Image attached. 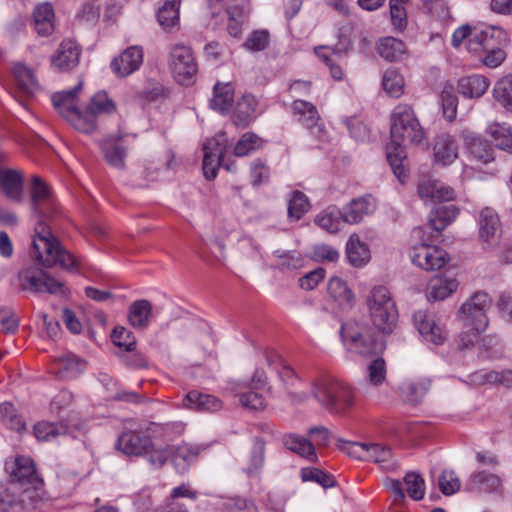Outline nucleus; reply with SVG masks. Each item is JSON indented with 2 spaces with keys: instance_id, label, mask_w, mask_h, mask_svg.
<instances>
[{
  "instance_id": "obj_40",
  "label": "nucleus",
  "mask_w": 512,
  "mask_h": 512,
  "mask_svg": "<svg viewBox=\"0 0 512 512\" xmlns=\"http://www.w3.org/2000/svg\"><path fill=\"white\" fill-rule=\"evenodd\" d=\"M470 489L482 492H498L502 486V479L493 473L478 471L469 478Z\"/></svg>"
},
{
  "instance_id": "obj_25",
  "label": "nucleus",
  "mask_w": 512,
  "mask_h": 512,
  "mask_svg": "<svg viewBox=\"0 0 512 512\" xmlns=\"http://www.w3.org/2000/svg\"><path fill=\"white\" fill-rule=\"evenodd\" d=\"M13 77L18 91L25 96H33L41 89L34 70L24 63L14 65Z\"/></svg>"
},
{
  "instance_id": "obj_64",
  "label": "nucleus",
  "mask_w": 512,
  "mask_h": 512,
  "mask_svg": "<svg viewBox=\"0 0 512 512\" xmlns=\"http://www.w3.org/2000/svg\"><path fill=\"white\" fill-rule=\"evenodd\" d=\"M224 509L227 512H258L253 500L244 497L229 498L224 502Z\"/></svg>"
},
{
  "instance_id": "obj_10",
  "label": "nucleus",
  "mask_w": 512,
  "mask_h": 512,
  "mask_svg": "<svg viewBox=\"0 0 512 512\" xmlns=\"http://www.w3.org/2000/svg\"><path fill=\"white\" fill-rule=\"evenodd\" d=\"M228 146L229 139L223 131L218 132L214 137L204 143L202 168L206 179H214L219 166L224 167L228 171L234 170L232 165L225 162V153L227 152Z\"/></svg>"
},
{
  "instance_id": "obj_53",
  "label": "nucleus",
  "mask_w": 512,
  "mask_h": 512,
  "mask_svg": "<svg viewBox=\"0 0 512 512\" xmlns=\"http://www.w3.org/2000/svg\"><path fill=\"white\" fill-rule=\"evenodd\" d=\"M263 144L262 139L253 132L244 133L234 146L233 154L244 157L258 150Z\"/></svg>"
},
{
  "instance_id": "obj_8",
  "label": "nucleus",
  "mask_w": 512,
  "mask_h": 512,
  "mask_svg": "<svg viewBox=\"0 0 512 512\" xmlns=\"http://www.w3.org/2000/svg\"><path fill=\"white\" fill-rule=\"evenodd\" d=\"M366 302L375 327L382 332H391L398 313L388 288L382 285L373 287Z\"/></svg>"
},
{
  "instance_id": "obj_26",
  "label": "nucleus",
  "mask_w": 512,
  "mask_h": 512,
  "mask_svg": "<svg viewBox=\"0 0 512 512\" xmlns=\"http://www.w3.org/2000/svg\"><path fill=\"white\" fill-rule=\"evenodd\" d=\"M122 135H109L101 143L105 160L113 167L121 169L125 166L127 148L121 143Z\"/></svg>"
},
{
  "instance_id": "obj_29",
  "label": "nucleus",
  "mask_w": 512,
  "mask_h": 512,
  "mask_svg": "<svg viewBox=\"0 0 512 512\" xmlns=\"http://www.w3.org/2000/svg\"><path fill=\"white\" fill-rule=\"evenodd\" d=\"M258 101L251 94H244L237 101L232 115V121L236 126L246 127L254 121L258 115Z\"/></svg>"
},
{
  "instance_id": "obj_23",
  "label": "nucleus",
  "mask_w": 512,
  "mask_h": 512,
  "mask_svg": "<svg viewBox=\"0 0 512 512\" xmlns=\"http://www.w3.org/2000/svg\"><path fill=\"white\" fill-rule=\"evenodd\" d=\"M86 369V362L74 354L67 353L55 358L53 373L61 379H74Z\"/></svg>"
},
{
  "instance_id": "obj_5",
  "label": "nucleus",
  "mask_w": 512,
  "mask_h": 512,
  "mask_svg": "<svg viewBox=\"0 0 512 512\" xmlns=\"http://www.w3.org/2000/svg\"><path fill=\"white\" fill-rule=\"evenodd\" d=\"M507 33L499 27H487L476 32L468 41L469 52L480 55L482 63L489 68L500 66L506 59L504 48L508 45Z\"/></svg>"
},
{
  "instance_id": "obj_32",
  "label": "nucleus",
  "mask_w": 512,
  "mask_h": 512,
  "mask_svg": "<svg viewBox=\"0 0 512 512\" xmlns=\"http://www.w3.org/2000/svg\"><path fill=\"white\" fill-rule=\"evenodd\" d=\"M459 286L455 278L442 276L433 277L427 286V298L430 301H441L454 293Z\"/></svg>"
},
{
  "instance_id": "obj_12",
  "label": "nucleus",
  "mask_w": 512,
  "mask_h": 512,
  "mask_svg": "<svg viewBox=\"0 0 512 512\" xmlns=\"http://www.w3.org/2000/svg\"><path fill=\"white\" fill-rule=\"evenodd\" d=\"M169 65L175 80L181 85H190L198 72V64L190 47L175 45L170 52Z\"/></svg>"
},
{
  "instance_id": "obj_47",
  "label": "nucleus",
  "mask_w": 512,
  "mask_h": 512,
  "mask_svg": "<svg viewBox=\"0 0 512 512\" xmlns=\"http://www.w3.org/2000/svg\"><path fill=\"white\" fill-rule=\"evenodd\" d=\"M459 210L454 205L442 206L430 213L429 224L436 232H441L457 217Z\"/></svg>"
},
{
  "instance_id": "obj_2",
  "label": "nucleus",
  "mask_w": 512,
  "mask_h": 512,
  "mask_svg": "<svg viewBox=\"0 0 512 512\" xmlns=\"http://www.w3.org/2000/svg\"><path fill=\"white\" fill-rule=\"evenodd\" d=\"M391 140L386 147L387 161L400 182L406 179L404 161L405 147L420 145L425 140V132L413 108L408 104H398L391 113Z\"/></svg>"
},
{
  "instance_id": "obj_14",
  "label": "nucleus",
  "mask_w": 512,
  "mask_h": 512,
  "mask_svg": "<svg viewBox=\"0 0 512 512\" xmlns=\"http://www.w3.org/2000/svg\"><path fill=\"white\" fill-rule=\"evenodd\" d=\"M18 279L21 288L26 291L33 293L48 292L50 294L64 293V285L62 282L34 267L22 269L18 274Z\"/></svg>"
},
{
  "instance_id": "obj_27",
  "label": "nucleus",
  "mask_w": 512,
  "mask_h": 512,
  "mask_svg": "<svg viewBox=\"0 0 512 512\" xmlns=\"http://www.w3.org/2000/svg\"><path fill=\"white\" fill-rule=\"evenodd\" d=\"M207 447L187 443L177 446L172 453V463L176 471L181 474L185 473Z\"/></svg>"
},
{
  "instance_id": "obj_44",
  "label": "nucleus",
  "mask_w": 512,
  "mask_h": 512,
  "mask_svg": "<svg viewBox=\"0 0 512 512\" xmlns=\"http://www.w3.org/2000/svg\"><path fill=\"white\" fill-rule=\"evenodd\" d=\"M343 222L342 210L336 206L327 207L315 218V223L329 233L339 232Z\"/></svg>"
},
{
  "instance_id": "obj_46",
  "label": "nucleus",
  "mask_w": 512,
  "mask_h": 512,
  "mask_svg": "<svg viewBox=\"0 0 512 512\" xmlns=\"http://www.w3.org/2000/svg\"><path fill=\"white\" fill-rule=\"evenodd\" d=\"M469 380L474 385H484V384L503 385V383H509L512 381V372H511V369H504L501 371L480 370V371H476V372L470 374Z\"/></svg>"
},
{
  "instance_id": "obj_54",
  "label": "nucleus",
  "mask_w": 512,
  "mask_h": 512,
  "mask_svg": "<svg viewBox=\"0 0 512 512\" xmlns=\"http://www.w3.org/2000/svg\"><path fill=\"white\" fill-rule=\"evenodd\" d=\"M493 95L498 103L512 111V75L503 77L495 84Z\"/></svg>"
},
{
  "instance_id": "obj_4",
  "label": "nucleus",
  "mask_w": 512,
  "mask_h": 512,
  "mask_svg": "<svg viewBox=\"0 0 512 512\" xmlns=\"http://www.w3.org/2000/svg\"><path fill=\"white\" fill-rule=\"evenodd\" d=\"M168 425L154 422L127 421L115 443V448L128 456H142L153 448L152 438L162 436Z\"/></svg>"
},
{
  "instance_id": "obj_63",
  "label": "nucleus",
  "mask_w": 512,
  "mask_h": 512,
  "mask_svg": "<svg viewBox=\"0 0 512 512\" xmlns=\"http://www.w3.org/2000/svg\"><path fill=\"white\" fill-rule=\"evenodd\" d=\"M113 343L118 347H123L125 351L132 352L136 347V339L132 333L123 326L115 327L112 332Z\"/></svg>"
},
{
  "instance_id": "obj_18",
  "label": "nucleus",
  "mask_w": 512,
  "mask_h": 512,
  "mask_svg": "<svg viewBox=\"0 0 512 512\" xmlns=\"http://www.w3.org/2000/svg\"><path fill=\"white\" fill-rule=\"evenodd\" d=\"M143 63L141 46H130L111 62V69L119 77H126L137 71Z\"/></svg>"
},
{
  "instance_id": "obj_22",
  "label": "nucleus",
  "mask_w": 512,
  "mask_h": 512,
  "mask_svg": "<svg viewBox=\"0 0 512 512\" xmlns=\"http://www.w3.org/2000/svg\"><path fill=\"white\" fill-rule=\"evenodd\" d=\"M376 209V201L370 195L352 199L341 210L344 223L353 225L360 223L365 216L371 215Z\"/></svg>"
},
{
  "instance_id": "obj_30",
  "label": "nucleus",
  "mask_w": 512,
  "mask_h": 512,
  "mask_svg": "<svg viewBox=\"0 0 512 512\" xmlns=\"http://www.w3.org/2000/svg\"><path fill=\"white\" fill-rule=\"evenodd\" d=\"M435 162L448 166L458 157V147L455 139L449 134H442L436 138L434 144Z\"/></svg>"
},
{
  "instance_id": "obj_34",
  "label": "nucleus",
  "mask_w": 512,
  "mask_h": 512,
  "mask_svg": "<svg viewBox=\"0 0 512 512\" xmlns=\"http://www.w3.org/2000/svg\"><path fill=\"white\" fill-rule=\"evenodd\" d=\"M152 316V304L145 299L134 301L128 309V321L132 327L146 329Z\"/></svg>"
},
{
  "instance_id": "obj_19",
  "label": "nucleus",
  "mask_w": 512,
  "mask_h": 512,
  "mask_svg": "<svg viewBox=\"0 0 512 512\" xmlns=\"http://www.w3.org/2000/svg\"><path fill=\"white\" fill-rule=\"evenodd\" d=\"M418 195L425 203L452 201L455 191L440 180L427 179L419 183Z\"/></svg>"
},
{
  "instance_id": "obj_7",
  "label": "nucleus",
  "mask_w": 512,
  "mask_h": 512,
  "mask_svg": "<svg viewBox=\"0 0 512 512\" xmlns=\"http://www.w3.org/2000/svg\"><path fill=\"white\" fill-rule=\"evenodd\" d=\"M342 343L346 350L361 356H369L382 351L383 344L367 325L349 320L340 329Z\"/></svg>"
},
{
  "instance_id": "obj_45",
  "label": "nucleus",
  "mask_w": 512,
  "mask_h": 512,
  "mask_svg": "<svg viewBox=\"0 0 512 512\" xmlns=\"http://www.w3.org/2000/svg\"><path fill=\"white\" fill-rule=\"evenodd\" d=\"M377 51L387 61H399L406 54V45L400 39L385 37L379 41Z\"/></svg>"
},
{
  "instance_id": "obj_11",
  "label": "nucleus",
  "mask_w": 512,
  "mask_h": 512,
  "mask_svg": "<svg viewBox=\"0 0 512 512\" xmlns=\"http://www.w3.org/2000/svg\"><path fill=\"white\" fill-rule=\"evenodd\" d=\"M491 304L492 300L486 292L474 293L459 310V316L465 323V327H475L478 331H484L488 326L487 311Z\"/></svg>"
},
{
  "instance_id": "obj_52",
  "label": "nucleus",
  "mask_w": 512,
  "mask_h": 512,
  "mask_svg": "<svg viewBox=\"0 0 512 512\" xmlns=\"http://www.w3.org/2000/svg\"><path fill=\"white\" fill-rule=\"evenodd\" d=\"M181 0H165L158 11V21L165 29L175 26L179 21V8Z\"/></svg>"
},
{
  "instance_id": "obj_37",
  "label": "nucleus",
  "mask_w": 512,
  "mask_h": 512,
  "mask_svg": "<svg viewBox=\"0 0 512 512\" xmlns=\"http://www.w3.org/2000/svg\"><path fill=\"white\" fill-rule=\"evenodd\" d=\"M18 493L15 485L0 484V512H19L25 508L26 497Z\"/></svg>"
},
{
  "instance_id": "obj_49",
  "label": "nucleus",
  "mask_w": 512,
  "mask_h": 512,
  "mask_svg": "<svg viewBox=\"0 0 512 512\" xmlns=\"http://www.w3.org/2000/svg\"><path fill=\"white\" fill-rule=\"evenodd\" d=\"M67 426L63 423H51L46 421L38 422L34 425L33 432L39 441H50L58 436L67 433Z\"/></svg>"
},
{
  "instance_id": "obj_50",
  "label": "nucleus",
  "mask_w": 512,
  "mask_h": 512,
  "mask_svg": "<svg viewBox=\"0 0 512 512\" xmlns=\"http://www.w3.org/2000/svg\"><path fill=\"white\" fill-rule=\"evenodd\" d=\"M310 209L308 197L301 191L295 190L288 197V217L299 220Z\"/></svg>"
},
{
  "instance_id": "obj_51",
  "label": "nucleus",
  "mask_w": 512,
  "mask_h": 512,
  "mask_svg": "<svg viewBox=\"0 0 512 512\" xmlns=\"http://www.w3.org/2000/svg\"><path fill=\"white\" fill-rule=\"evenodd\" d=\"M488 133L497 148L512 153V130L509 126L493 124L489 126Z\"/></svg>"
},
{
  "instance_id": "obj_24",
  "label": "nucleus",
  "mask_w": 512,
  "mask_h": 512,
  "mask_svg": "<svg viewBox=\"0 0 512 512\" xmlns=\"http://www.w3.org/2000/svg\"><path fill=\"white\" fill-rule=\"evenodd\" d=\"M459 137L463 140L473 159L487 164L494 160L493 149L490 144L477 137L472 131L462 130Z\"/></svg>"
},
{
  "instance_id": "obj_42",
  "label": "nucleus",
  "mask_w": 512,
  "mask_h": 512,
  "mask_svg": "<svg viewBox=\"0 0 512 512\" xmlns=\"http://www.w3.org/2000/svg\"><path fill=\"white\" fill-rule=\"evenodd\" d=\"M328 293L342 308H349L353 304L354 294L341 278L333 277L329 280Z\"/></svg>"
},
{
  "instance_id": "obj_31",
  "label": "nucleus",
  "mask_w": 512,
  "mask_h": 512,
  "mask_svg": "<svg viewBox=\"0 0 512 512\" xmlns=\"http://www.w3.org/2000/svg\"><path fill=\"white\" fill-rule=\"evenodd\" d=\"M186 408L199 412H215L222 408V402L215 396L204 394L193 390L186 394L183 399Z\"/></svg>"
},
{
  "instance_id": "obj_61",
  "label": "nucleus",
  "mask_w": 512,
  "mask_h": 512,
  "mask_svg": "<svg viewBox=\"0 0 512 512\" xmlns=\"http://www.w3.org/2000/svg\"><path fill=\"white\" fill-rule=\"evenodd\" d=\"M438 486L444 495L450 496L459 491L461 483L454 471L443 470L438 479Z\"/></svg>"
},
{
  "instance_id": "obj_60",
  "label": "nucleus",
  "mask_w": 512,
  "mask_h": 512,
  "mask_svg": "<svg viewBox=\"0 0 512 512\" xmlns=\"http://www.w3.org/2000/svg\"><path fill=\"white\" fill-rule=\"evenodd\" d=\"M407 493L415 501L423 499L425 494V481L420 474L409 472L404 478Z\"/></svg>"
},
{
  "instance_id": "obj_43",
  "label": "nucleus",
  "mask_w": 512,
  "mask_h": 512,
  "mask_svg": "<svg viewBox=\"0 0 512 512\" xmlns=\"http://www.w3.org/2000/svg\"><path fill=\"white\" fill-rule=\"evenodd\" d=\"M366 457V461H372L385 470L396 467L392 451L388 446L379 443H368Z\"/></svg>"
},
{
  "instance_id": "obj_20",
  "label": "nucleus",
  "mask_w": 512,
  "mask_h": 512,
  "mask_svg": "<svg viewBox=\"0 0 512 512\" xmlns=\"http://www.w3.org/2000/svg\"><path fill=\"white\" fill-rule=\"evenodd\" d=\"M81 50L72 40H64L51 57L52 67L60 72L72 70L79 63Z\"/></svg>"
},
{
  "instance_id": "obj_15",
  "label": "nucleus",
  "mask_w": 512,
  "mask_h": 512,
  "mask_svg": "<svg viewBox=\"0 0 512 512\" xmlns=\"http://www.w3.org/2000/svg\"><path fill=\"white\" fill-rule=\"evenodd\" d=\"M412 263L426 271L441 269L448 262L447 253L436 245L419 243L409 252Z\"/></svg>"
},
{
  "instance_id": "obj_6",
  "label": "nucleus",
  "mask_w": 512,
  "mask_h": 512,
  "mask_svg": "<svg viewBox=\"0 0 512 512\" xmlns=\"http://www.w3.org/2000/svg\"><path fill=\"white\" fill-rule=\"evenodd\" d=\"M81 89L82 82H79L73 89L55 93L52 96V102L58 113L76 130L92 133L96 129V117L88 108L83 112L76 107V97Z\"/></svg>"
},
{
  "instance_id": "obj_41",
  "label": "nucleus",
  "mask_w": 512,
  "mask_h": 512,
  "mask_svg": "<svg viewBox=\"0 0 512 512\" xmlns=\"http://www.w3.org/2000/svg\"><path fill=\"white\" fill-rule=\"evenodd\" d=\"M234 100V88L230 83H216L213 90V98L210 101L212 109L225 113Z\"/></svg>"
},
{
  "instance_id": "obj_59",
  "label": "nucleus",
  "mask_w": 512,
  "mask_h": 512,
  "mask_svg": "<svg viewBox=\"0 0 512 512\" xmlns=\"http://www.w3.org/2000/svg\"><path fill=\"white\" fill-rule=\"evenodd\" d=\"M408 1L389 0L391 24L395 30L403 31L408 24L404 4Z\"/></svg>"
},
{
  "instance_id": "obj_56",
  "label": "nucleus",
  "mask_w": 512,
  "mask_h": 512,
  "mask_svg": "<svg viewBox=\"0 0 512 512\" xmlns=\"http://www.w3.org/2000/svg\"><path fill=\"white\" fill-rule=\"evenodd\" d=\"M382 86L391 97L398 98L403 93L404 78L396 70L388 69L384 72Z\"/></svg>"
},
{
  "instance_id": "obj_3",
  "label": "nucleus",
  "mask_w": 512,
  "mask_h": 512,
  "mask_svg": "<svg viewBox=\"0 0 512 512\" xmlns=\"http://www.w3.org/2000/svg\"><path fill=\"white\" fill-rule=\"evenodd\" d=\"M292 403L314 399L330 413L343 415L354 404V392L349 384L332 376H319L310 381L308 391L290 392Z\"/></svg>"
},
{
  "instance_id": "obj_28",
  "label": "nucleus",
  "mask_w": 512,
  "mask_h": 512,
  "mask_svg": "<svg viewBox=\"0 0 512 512\" xmlns=\"http://www.w3.org/2000/svg\"><path fill=\"white\" fill-rule=\"evenodd\" d=\"M0 187L8 199L18 203L23 200V177L19 171L0 168Z\"/></svg>"
},
{
  "instance_id": "obj_38",
  "label": "nucleus",
  "mask_w": 512,
  "mask_h": 512,
  "mask_svg": "<svg viewBox=\"0 0 512 512\" xmlns=\"http://www.w3.org/2000/svg\"><path fill=\"white\" fill-rule=\"evenodd\" d=\"M489 87V81L481 75H470L458 81V92L465 98H479Z\"/></svg>"
},
{
  "instance_id": "obj_57",
  "label": "nucleus",
  "mask_w": 512,
  "mask_h": 512,
  "mask_svg": "<svg viewBox=\"0 0 512 512\" xmlns=\"http://www.w3.org/2000/svg\"><path fill=\"white\" fill-rule=\"evenodd\" d=\"M89 111L97 117L100 114H110L115 111V103L109 99L108 95L104 91L95 93L87 106Z\"/></svg>"
},
{
  "instance_id": "obj_33",
  "label": "nucleus",
  "mask_w": 512,
  "mask_h": 512,
  "mask_svg": "<svg viewBox=\"0 0 512 512\" xmlns=\"http://www.w3.org/2000/svg\"><path fill=\"white\" fill-rule=\"evenodd\" d=\"M346 255L348 262L354 267H362L371 259L368 245L357 234L350 235L346 243Z\"/></svg>"
},
{
  "instance_id": "obj_9",
  "label": "nucleus",
  "mask_w": 512,
  "mask_h": 512,
  "mask_svg": "<svg viewBox=\"0 0 512 512\" xmlns=\"http://www.w3.org/2000/svg\"><path fill=\"white\" fill-rule=\"evenodd\" d=\"M7 469L10 473V485H15L16 490H21V494L29 500L38 496L37 491L43 485V481L30 458L16 457Z\"/></svg>"
},
{
  "instance_id": "obj_1",
  "label": "nucleus",
  "mask_w": 512,
  "mask_h": 512,
  "mask_svg": "<svg viewBox=\"0 0 512 512\" xmlns=\"http://www.w3.org/2000/svg\"><path fill=\"white\" fill-rule=\"evenodd\" d=\"M30 209L32 215L38 219L32 243L35 258L45 267L56 264L67 270L77 267V259L61 246L46 226V220L57 213L58 205L51 188L36 175L32 177Z\"/></svg>"
},
{
  "instance_id": "obj_39",
  "label": "nucleus",
  "mask_w": 512,
  "mask_h": 512,
  "mask_svg": "<svg viewBox=\"0 0 512 512\" xmlns=\"http://www.w3.org/2000/svg\"><path fill=\"white\" fill-rule=\"evenodd\" d=\"M283 444L290 451L308 459L309 461L317 460L314 443L303 436L297 434L285 435L283 438Z\"/></svg>"
},
{
  "instance_id": "obj_35",
  "label": "nucleus",
  "mask_w": 512,
  "mask_h": 512,
  "mask_svg": "<svg viewBox=\"0 0 512 512\" xmlns=\"http://www.w3.org/2000/svg\"><path fill=\"white\" fill-rule=\"evenodd\" d=\"M431 386V380L426 377L408 380L399 386L402 398L410 403H418L423 399Z\"/></svg>"
},
{
  "instance_id": "obj_55",
  "label": "nucleus",
  "mask_w": 512,
  "mask_h": 512,
  "mask_svg": "<svg viewBox=\"0 0 512 512\" xmlns=\"http://www.w3.org/2000/svg\"><path fill=\"white\" fill-rule=\"evenodd\" d=\"M441 106L444 117L448 121H453L457 116L458 99L453 85L446 84L441 92Z\"/></svg>"
},
{
  "instance_id": "obj_16",
  "label": "nucleus",
  "mask_w": 512,
  "mask_h": 512,
  "mask_svg": "<svg viewBox=\"0 0 512 512\" xmlns=\"http://www.w3.org/2000/svg\"><path fill=\"white\" fill-rule=\"evenodd\" d=\"M266 385V377L255 373L249 384H238L235 388L236 396L241 405L251 410H262L266 407V399L260 390Z\"/></svg>"
},
{
  "instance_id": "obj_21",
  "label": "nucleus",
  "mask_w": 512,
  "mask_h": 512,
  "mask_svg": "<svg viewBox=\"0 0 512 512\" xmlns=\"http://www.w3.org/2000/svg\"><path fill=\"white\" fill-rule=\"evenodd\" d=\"M292 108L298 122L309 129L313 136L322 139L323 128L316 107L310 102L295 100Z\"/></svg>"
},
{
  "instance_id": "obj_62",
  "label": "nucleus",
  "mask_w": 512,
  "mask_h": 512,
  "mask_svg": "<svg viewBox=\"0 0 512 512\" xmlns=\"http://www.w3.org/2000/svg\"><path fill=\"white\" fill-rule=\"evenodd\" d=\"M301 478L303 481H312L320 484L324 488L333 487L334 478L318 468H303L301 470Z\"/></svg>"
},
{
  "instance_id": "obj_36",
  "label": "nucleus",
  "mask_w": 512,
  "mask_h": 512,
  "mask_svg": "<svg viewBox=\"0 0 512 512\" xmlns=\"http://www.w3.org/2000/svg\"><path fill=\"white\" fill-rule=\"evenodd\" d=\"M54 10L51 4L42 3L33 12L34 28L40 36H48L54 31Z\"/></svg>"
},
{
  "instance_id": "obj_17",
  "label": "nucleus",
  "mask_w": 512,
  "mask_h": 512,
  "mask_svg": "<svg viewBox=\"0 0 512 512\" xmlns=\"http://www.w3.org/2000/svg\"><path fill=\"white\" fill-rule=\"evenodd\" d=\"M414 324L425 341L442 345L448 337L447 330L436 324L433 315L425 311H417L413 315Z\"/></svg>"
},
{
  "instance_id": "obj_48",
  "label": "nucleus",
  "mask_w": 512,
  "mask_h": 512,
  "mask_svg": "<svg viewBox=\"0 0 512 512\" xmlns=\"http://www.w3.org/2000/svg\"><path fill=\"white\" fill-rule=\"evenodd\" d=\"M316 55L323 60L329 67L330 74L335 80H341L344 76L343 70L339 64L342 58V52L327 46L315 48Z\"/></svg>"
},
{
  "instance_id": "obj_58",
  "label": "nucleus",
  "mask_w": 512,
  "mask_h": 512,
  "mask_svg": "<svg viewBox=\"0 0 512 512\" xmlns=\"http://www.w3.org/2000/svg\"><path fill=\"white\" fill-rule=\"evenodd\" d=\"M0 418L3 424L13 431L21 432L25 429V422L16 413L15 407L9 402L0 404Z\"/></svg>"
},
{
  "instance_id": "obj_13",
  "label": "nucleus",
  "mask_w": 512,
  "mask_h": 512,
  "mask_svg": "<svg viewBox=\"0 0 512 512\" xmlns=\"http://www.w3.org/2000/svg\"><path fill=\"white\" fill-rule=\"evenodd\" d=\"M502 229L498 214L492 208L482 209L479 217V239L482 249L487 253H498Z\"/></svg>"
}]
</instances>
